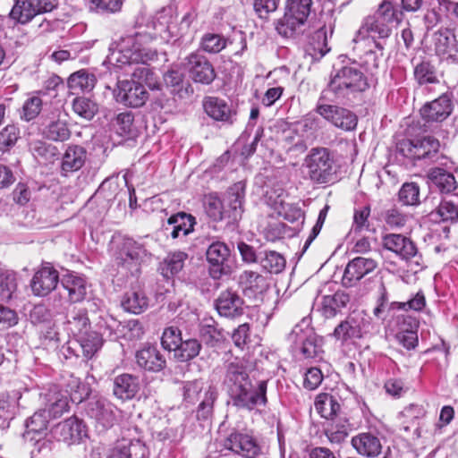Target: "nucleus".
Returning a JSON list of instances; mask_svg holds the SVG:
<instances>
[{
	"label": "nucleus",
	"instance_id": "f257e3e1",
	"mask_svg": "<svg viewBox=\"0 0 458 458\" xmlns=\"http://www.w3.org/2000/svg\"><path fill=\"white\" fill-rule=\"evenodd\" d=\"M224 385L233 405L238 409L252 411L267 403V381L253 382L242 360L234 359L226 365Z\"/></svg>",
	"mask_w": 458,
	"mask_h": 458
},
{
	"label": "nucleus",
	"instance_id": "f03ea898",
	"mask_svg": "<svg viewBox=\"0 0 458 458\" xmlns=\"http://www.w3.org/2000/svg\"><path fill=\"white\" fill-rule=\"evenodd\" d=\"M161 29L158 32L138 31L121 39L115 49H110L107 59L110 64L118 67L126 64H148L157 57V52L149 44L157 37H162Z\"/></svg>",
	"mask_w": 458,
	"mask_h": 458
},
{
	"label": "nucleus",
	"instance_id": "7ed1b4c3",
	"mask_svg": "<svg viewBox=\"0 0 458 458\" xmlns=\"http://www.w3.org/2000/svg\"><path fill=\"white\" fill-rule=\"evenodd\" d=\"M369 89V82L363 72L357 66H344L332 75L328 86L321 92L320 101L351 99L357 93Z\"/></svg>",
	"mask_w": 458,
	"mask_h": 458
},
{
	"label": "nucleus",
	"instance_id": "20e7f679",
	"mask_svg": "<svg viewBox=\"0 0 458 458\" xmlns=\"http://www.w3.org/2000/svg\"><path fill=\"white\" fill-rule=\"evenodd\" d=\"M110 252L117 268L131 276L140 272V263L150 255L143 243L122 235L112 238Z\"/></svg>",
	"mask_w": 458,
	"mask_h": 458
},
{
	"label": "nucleus",
	"instance_id": "39448f33",
	"mask_svg": "<svg viewBox=\"0 0 458 458\" xmlns=\"http://www.w3.org/2000/svg\"><path fill=\"white\" fill-rule=\"evenodd\" d=\"M440 142L432 136H426L416 140H403L397 144L398 152L414 164L422 165L438 164L448 166L452 163L448 157L439 151Z\"/></svg>",
	"mask_w": 458,
	"mask_h": 458
},
{
	"label": "nucleus",
	"instance_id": "423d86ee",
	"mask_svg": "<svg viewBox=\"0 0 458 458\" xmlns=\"http://www.w3.org/2000/svg\"><path fill=\"white\" fill-rule=\"evenodd\" d=\"M305 166L310 179L318 184L331 183L336 180V165L327 148H313L305 157Z\"/></svg>",
	"mask_w": 458,
	"mask_h": 458
},
{
	"label": "nucleus",
	"instance_id": "0eeeda50",
	"mask_svg": "<svg viewBox=\"0 0 458 458\" xmlns=\"http://www.w3.org/2000/svg\"><path fill=\"white\" fill-rule=\"evenodd\" d=\"M312 0H286L284 13L276 29L284 37H292L301 31L310 13Z\"/></svg>",
	"mask_w": 458,
	"mask_h": 458
},
{
	"label": "nucleus",
	"instance_id": "6e6552de",
	"mask_svg": "<svg viewBox=\"0 0 458 458\" xmlns=\"http://www.w3.org/2000/svg\"><path fill=\"white\" fill-rule=\"evenodd\" d=\"M320 20L323 24L310 36L307 47V53L316 61H319L330 51L327 40L328 37L333 34L336 21L334 8L323 10L320 13Z\"/></svg>",
	"mask_w": 458,
	"mask_h": 458
},
{
	"label": "nucleus",
	"instance_id": "1a4fd4ad",
	"mask_svg": "<svg viewBox=\"0 0 458 458\" xmlns=\"http://www.w3.org/2000/svg\"><path fill=\"white\" fill-rule=\"evenodd\" d=\"M224 446L242 458H261L263 455L257 438L246 430L233 429L225 437Z\"/></svg>",
	"mask_w": 458,
	"mask_h": 458
},
{
	"label": "nucleus",
	"instance_id": "9d476101",
	"mask_svg": "<svg viewBox=\"0 0 458 458\" xmlns=\"http://www.w3.org/2000/svg\"><path fill=\"white\" fill-rule=\"evenodd\" d=\"M114 100L126 107L138 108L145 105L149 98L146 87L134 80H121L113 89Z\"/></svg>",
	"mask_w": 458,
	"mask_h": 458
},
{
	"label": "nucleus",
	"instance_id": "9b49d317",
	"mask_svg": "<svg viewBox=\"0 0 458 458\" xmlns=\"http://www.w3.org/2000/svg\"><path fill=\"white\" fill-rule=\"evenodd\" d=\"M57 4V0H16L10 16L19 23L26 24L38 14L52 12Z\"/></svg>",
	"mask_w": 458,
	"mask_h": 458
},
{
	"label": "nucleus",
	"instance_id": "f8f14e48",
	"mask_svg": "<svg viewBox=\"0 0 458 458\" xmlns=\"http://www.w3.org/2000/svg\"><path fill=\"white\" fill-rule=\"evenodd\" d=\"M102 344L103 339L101 335L91 330L68 341L66 346H64L63 349L65 352L64 354L66 358L71 356H82L86 360H89L101 348Z\"/></svg>",
	"mask_w": 458,
	"mask_h": 458
},
{
	"label": "nucleus",
	"instance_id": "ddd939ff",
	"mask_svg": "<svg viewBox=\"0 0 458 458\" xmlns=\"http://www.w3.org/2000/svg\"><path fill=\"white\" fill-rule=\"evenodd\" d=\"M86 413L95 420L96 428L100 431L110 428L116 420L115 407L104 397H91L87 403Z\"/></svg>",
	"mask_w": 458,
	"mask_h": 458
},
{
	"label": "nucleus",
	"instance_id": "4468645a",
	"mask_svg": "<svg viewBox=\"0 0 458 458\" xmlns=\"http://www.w3.org/2000/svg\"><path fill=\"white\" fill-rule=\"evenodd\" d=\"M383 246L395 253L402 259L411 261L416 266H420L421 255L419 253L416 244L403 234L388 233L382 239Z\"/></svg>",
	"mask_w": 458,
	"mask_h": 458
},
{
	"label": "nucleus",
	"instance_id": "2eb2a0df",
	"mask_svg": "<svg viewBox=\"0 0 458 458\" xmlns=\"http://www.w3.org/2000/svg\"><path fill=\"white\" fill-rule=\"evenodd\" d=\"M230 255L231 250L225 242L217 241L208 246L206 257L212 278L220 279L223 276L230 274L231 267L228 264Z\"/></svg>",
	"mask_w": 458,
	"mask_h": 458
},
{
	"label": "nucleus",
	"instance_id": "dca6fc26",
	"mask_svg": "<svg viewBox=\"0 0 458 458\" xmlns=\"http://www.w3.org/2000/svg\"><path fill=\"white\" fill-rule=\"evenodd\" d=\"M318 99L316 112L335 127L352 131L357 126V116L348 109L335 105H327Z\"/></svg>",
	"mask_w": 458,
	"mask_h": 458
},
{
	"label": "nucleus",
	"instance_id": "f3484780",
	"mask_svg": "<svg viewBox=\"0 0 458 458\" xmlns=\"http://www.w3.org/2000/svg\"><path fill=\"white\" fill-rule=\"evenodd\" d=\"M289 339L296 345H300V352L305 359H314L322 352L318 337L312 328L302 325H296L289 335Z\"/></svg>",
	"mask_w": 458,
	"mask_h": 458
},
{
	"label": "nucleus",
	"instance_id": "a211bd4d",
	"mask_svg": "<svg viewBox=\"0 0 458 458\" xmlns=\"http://www.w3.org/2000/svg\"><path fill=\"white\" fill-rule=\"evenodd\" d=\"M58 282V271L50 264H45L32 276L30 288L34 295L45 297L56 288Z\"/></svg>",
	"mask_w": 458,
	"mask_h": 458
},
{
	"label": "nucleus",
	"instance_id": "6ab92c4d",
	"mask_svg": "<svg viewBox=\"0 0 458 458\" xmlns=\"http://www.w3.org/2000/svg\"><path fill=\"white\" fill-rule=\"evenodd\" d=\"M185 60L189 75L194 82L208 85L215 80V69L205 56L191 53Z\"/></svg>",
	"mask_w": 458,
	"mask_h": 458
},
{
	"label": "nucleus",
	"instance_id": "aec40b11",
	"mask_svg": "<svg viewBox=\"0 0 458 458\" xmlns=\"http://www.w3.org/2000/svg\"><path fill=\"white\" fill-rule=\"evenodd\" d=\"M452 95L444 93L431 102L426 103L420 109V115L427 123H441L453 112Z\"/></svg>",
	"mask_w": 458,
	"mask_h": 458
},
{
	"label": "nucleus",
	"instance_id": "412c9836",
	"mask_svg": "<svg viewBox=\"0 0 458 458\" xmlns=\"http://www.w3.org/2000/svg\"><path fill=\"white\" fill-rule=\"evenodd\" d=\"M139 368L148 372H160L166 367V359L157 345L145 344L135 353Z\"/></svg>",
	"mask_w": 458,
	"mask_h": 458
},
{
	"label": "nucleus",
	"instance_id": "4be33fe9",
	"mask_svg": "<svg viewBox=\"0 0 458 458\" xmlns=\"http://www.w3.org/2000/svg\"><path fill=\"white\" fill-rule=\"evenodd\" d=\"M392 30L389 24H386L374 16H369L364 20L361 27L357 32L354 41L357 42L361 38L371 37L372 39H386L389 38ZM376 47L379 50L384 49V45L381 42L375 41Z\"/></svg>",
	"mask_w": 458,
	"mask_h": 458
},
{
	"label": "nucleus",
	"instance_id": "5701e85b",
	"mask_svg": "<svg viewBox=\"0 0 458 458\" xmlns=\"http://www.w3.org/2000/svg\"><path fill=\"white\" fill-rule=\"evenodd\" d=\"M377 263L372 258L357 257L350 260L344 269L343 284L353 285L377 267Z\"/></svg>",
	"mask_w": 458,
	"mask_h": 458
},
{
	"label": "nucleus",
	"instance_id": "b1692460",
	"mask_svg": "<svg viewBox=\"0 0 458 458\" xmlns=\"http://www.w3.org/2000/svg\"><path fill=\"white\" fill-rule=\"evenodd\" d=\"M216 309L220 316L234 318L243 314V300L236 291L226 289L216 299Z\"/></svg>",
	"mask_w": 458,
	"mask_h": 458
},
{
	"label": "nucleus",
	"instance_id": "393cba45",
	"mask_svg": "<svg viewBox=\"0 0 458 458\" xmlns=\"http://www.w3.org/2000/svg\"><path fill=\"white\" fill-rule=\"evenodd\" d=\"M42 125V133L48 140L64 142L71 137L72 132L67 121L62 118L60 112L53 113L51 117L45 118Z\"/></svg>",
	"mask_w": 458,
	"mask_h": 458
},
{
	"label": "nucleus",
	"instance_id": "a878e982",
	"mask_svg": "<svg viewBox=\"0 0 458 458\" xmlns=\"http://www.w3.org/2000/svg\"><path fill=\"white\" fill-rule=\"evenodd\" d=\"M148 454L146 445L139 439L123 438L110 449L109 458H145Z\"/></svg>",
	"mask_w": 458,
	"mask_h": 458
},
{
	"label": "nucleus",
	"instance_id": "bb28decb",
	"mask_svg": "<svg viewBox=\"0 0 458 458\" xmlns=\"http://www.w3.org/2000/svg\"><path fill=\"white\" fill-rule=\"evenodd\" d=\"M238 283L245 296L256 298L267 291V279L260 274L251 270H244L239 276Z\"/></svg>",
	"mask_w": 458,
	"mask_h": 458
},
{
	"label": "nucleus",
	"instance_id": "cd10ccee",
	"mask_svg": "<svg viewBox=\"0 0 458 458\" xmlns=\"http://www.w3.org/2000/svg\"><path fill=\"white\" fill-rule=\"evenodd\" d=\"M245 198V183L238 182L232 185L226 191L225 205L227 217L232 221L241 218L243 212V201Z\"/></svg>",
	"mask_w": 458,
	"mask_h": 458
},
{
	"label": "nucleus",
	"instance_id": "c85d7f7f",
	"mask_svg": "<svg viewBox=\"0 0 458 458\" xmlns=\"http://www.w3.org/2000/svg\"><path fill=\"white\" fill-rule=\"evenodd\" d=\"M139 390L140 381L136 376L123 373L114 378L113 394L122 401L131 400Z\"/></svg>",
	"mask_w": 458,
	"mask_h": 458
},
{
	"label": "nucleus",
	"instance_id": "c756f323",
	"mask_svg": "<svg viewBox=\"0 0 458 458\" xmlns=\"http://www.w3.org/2000/svg\"><path fill=\"white\" fill-rule=\"evenodd\" d=\"M435 50L443 59L458 63V42L452 31L445 30L436 34Z\"/></svg>",
	"mask_w": 458,
	"mask_h": 458
},
{
	"label": "nucleus",
	"instance_id": "7c9ffc66",
	"mask_svg": "<svg viewBox=\"0 0 458 458\" xmlns=\"http://www.w3.org/2000/svg\"><path fill=\"white\" fill-rule=\"evenodd\" d=\"M87 157L86 149L79 145H70L63 155L61 163V174L68 176L80 170L85 164Z\"/></svg>",
	"mask_w": 458,
	"mask_h": 458
},
{
	"label": "nucleus",
	"instance_id": "2f4dec72",
	"mask_svg": "<svg viewBox=\"0 0 458 458\" xmlns=\"http://www.w3.org/2000/svg\"><path fill=\"white\" fill-rule=\"evenodd\" d=\"M204 109L207 114L214 120L229 124L233 123L236 115V113L226 101L215 97H208L205 99Z\"/></svg>",
	"mask_w": 458,
	"mask_h": 458
},
{
	"label": "nucleus",
	"instance_id": "473e14b6",
	"mask_svg": "<svg viewBox=\"0 0 458 458\" xmlns=\"http://www.w3.org/2000/svg\"><path fill=\"white\" fill-rule=\"evenodd\" d=\"M56 433L66 443H76L87 436L86 426L82 420L71 417L56 426Z\"/></svg>",
	"mask_w": 458,
	"mask_h": 458
},
{
	"label": "nucleus",
	"instance_id": "72a5a7b5",
	"mask_svg": "<svg viewBox=\"0 0 458 458\" xmlns=\"http://www.w3.org/2000/svg\"><path fill=\"white\" fill-rule=\"evenodd\" d=\"M436 223H455L458 221V195L444 198L437 208L429 214Z\"/></svg>",
	"mask_w": 458,
	"mask_h": 458
},
{
	"label": "nucleus",
	"instance_id": "f704fd0d",
	"mask_svg": "<svg viewBox=\"0 0 458 458\" xmlns=\"http://www.w3.org/2000/svg\"><path fill=\"white\" fill-rule=\"evenodd\" d=\"M352 445L363 456L376 457L382 450L380 439L372 433H360L352 438Z\"/></svg>",
	"mask_w": 458,
	"mask_h": 458
},
{
	"label": "nucleus",
	"instance_id": "c9c22d12",
	"mask_svg": "<svg viewBox=\"0 0 458 458\" xmlns=\"http://www.w3.org/2000/svg\"><path fill=\"white\" fill-rule=\"evenodd\" d=\"M445 166H436L428 172V179L441 192L451 193L458 187V182L453 173L445 170Z\"/></svg>",
	"mask_w": 458,
	"mask_h": 458
},
{
	"label": "nucleus",
	"instance_id": "e433bc0d",
	"mask_svg": "<svg viewBox=\"0 0 458 458\" xmlns=\"http://www.w3.org/2000/svg\"><path fill=\"white\" fill-rule=\"evenodd\" d=\"M66 330L74 338L91 331V324L86 309L74 308L67 314Z\"/></svg>",
	"mask_w": 458,
	"mask_h": 458
},
{
	"label": "nucleus",
	"instance_id": "4c0bfd02",
	"mask_svg": "<svg viewBox=\"0 0 458 458\" xmlns=\"http://www.w3.org/2000/svg\"><path fill=\"white\" fill-rule=\"evenodd\" d=\"M195 223L194 216L184 212H179L168 218L165 230L170 231L171 237L176 239L181 234L186 236L191 233Z\"/></svg>",
	"mask_w": 458,
	"mask_h": 458
},
{
	"label": "nucleus",
	"instance_id": "58836bf2",
	"mask_svg": "<svg viewBox=\"0 0 458 458\" xmlns=\"http://www.w3.org/2000/svg\"><path fill=\"white\" fill-rule=\"evenodd\" d=\"M61 284L67 292L70 302H81L85 299L88 292V285L83 277L69 274L62 278Z\"/></svg>",
	"mask_w": 458,
	"mask_h": 458
},
{
	"label": "nucleus",
	"instance_id": "ea45409f",
	"mask_svg": "<svg viewBox=\"0 0 458 458\" xmlns=\"http://www.w3.org/2000/svg\"><path fill=\"white\" fill-rule=\"evenodd\" d=\"M423 406L419 404H411L404 408L401 412V416L404 419L403 421V428L404 431H410L413 428V439L420 437V420L425 416Z\"/></svg>",
	"mask_w": 458,
	"mask_h": 458
},
{
	"label": "nucleus",
	"instance_id": "a19ab883",
	"mask_svg": "<svg viewBox=\"0 0 458 458\" xmlns=\"http://www.w3.org/2000/svg\"><path fill=\"white\" fill-rule=\"evenodd\" d=\"M123 309L132 314H140L148 307V299L142 290H130L124 293L121 301Z\"/></svg>",
	"mask_w": 458,
	"mask_h": 458
},
{
	"label": "nucleus",
	"instance_id": "79ce46f5",
	"mask_svg": "<svg viewBox=\"0 0 458 458\" xmlns=\"http://www.w3.org/2000/svg\"><path fill=\"white\" fill-rule=\"evenodd\" d=\"M418 321L411 318H403V324L400 326V330L396 334V339L407 350L414 349L418 344Z\"/></svg>",
	"mask_w": 458,
	"mask_h": 458
},
{
	"label": "nucleus",
	"instance_id": "37998d69",
	"mask_svg": "<svg viewBox=\"0 0 458 458\" xmlns=\"http://www.w3.org/2000/svg\"><path fill=\"white\" fill-rule=\"evenodd\" d=\"M315 409L321 417L333 421L341 411V404L335 395L321 394L316 398Z\"/></svg>",
	"mask_w": 458,
	"mask_h": 458
},
{
	"label": "nucleus",
	"instance_id": "c03bdc74",
	"mask_svg": "<svg viewBox=\"0 0 458 458\" xmlns=\"http://www.w3.org/2000/svg\"><path fill=\"white\" fill-rule=\"evenodd\" d=\"M351 298L344 291H337L332 295H325L322 299V312L326 318H333L350 302Z\"/></svg>",
	"mask_w": 458,
	"mask_h": 458
},
{
	"label": "nucleus",
	"instance_id": "a18cd8bd",
	"mask_svg": "<svg viewBox=\"0 0 458 458\" xmlns=\"http://www.w3.org/2000/svg\"><path fill=\"white\" fill-rule=\"evenodd\" d=\"M187 258L188 255L183 251L168 254L160 263L159 271L161 275L167 279L177 275L183 268L184 261Z\"/></svg>",
	"mask_w": 458,
	"mask_h": 458
},
{
	"label": "nucleus",
	"instance_id": "49530a36",
	"mask_svg": "<svg viewBox=\"0 0 458 458\" xmlns=\"http://www.w3.org/2000/svg\"><path fill=\"white\" fill-rule=\"evenodd\" d=\"M333 335L336 340L345 343L351 339L361 337V329L355 318H347L335 327Z\"/></svg>",
	"mask_w": 458,
	"mask_h": 458
},
{
	"label": "nucleus",
	"instance_id": "de8ad7c7",
	"mask_svg": "<svg viewBox=\"0 0 458 458\" xmlns=\"http://www.w3.org/2000/svg\"><path fill=\"white\" fill-rule=\"evenodd\" d=\"M97 79L93 73L86 70H80L72 73L68 79V87L73 91H90L95 87Z\"/></svg>",
	"mask_w": 458,
	"mask_h": 458
},
{
	"label": "nucleus",
	"instance_id": "09e8293b",
	"mask_svg": "<svg viewBox=\"0 0 458 458\" xmlns=\"http://www.w3.org/2000/svg\"><path fill=\"white\" fill-rule=\"evenodd\" d=\"M52 417L47 411V409H39L30 419L26 420V435L25 437L30 435H42L47 429L49 420Z\"/></svg>",
	"mask_w": 458,
	"mask_h": 458
},
{
	"label": "nucleus",
	"instance_id": "8fccbe9b",
	"mask_svg": "<svg viewBox=\"0 0 458 458\" xmlns=\"http://www.w3.org/2000/svg\"><path fill=\"white\" fill-rule=\"evenodd\" d=\"M46 409L52 419L60 417L64 411H68L69 404L67 397L58 391H51L46 394Z\"/></svg>",
	"mask_w": 458,
	"mask_h": 458
},
{
	"label": "nucleus",
	"instance_id": "3c124183",
	"mask_svg": "<svg viewBox=\"0 0 458 458\" xmlns=\"http://www.w3.org/2000/svg\"><path fill=\"white\" fill-rule=\"evenodd\" d=\"M414 79L420 85L437 83V72L436 67L427 60H423L414 66Z\"/></svg>",
	"mask_w": 458,
	"mask_h": 458
},
{
	"label": "nucleus",
	"instance_id": "603ef678",
	"mask_svg": "<svg viewBox=\"0 0 458 458\" xmlns=\"http://www.w3.org/2000/svg\"><path fill=\"white\" fill-rule=\"evenodd\" d=\"M373 16L389 24L392 30L393 27L397 26L401 22L403 13L398 11L390 1L384 0Z\"/></svg>",
	"mask_w": 458,
	"mask_h": 458
},
{
	"label": "nucleus",
	"instance_id": "864d4df0",
	"mask_svg": "<svg viewBox=\"0 0 458 458\" xmlns=\"http://www.w3.org/2000/svg\"><path fill=\"white\" fill-rule=\"evenodd\" d=\"M259 262L265 270L274 274L280 273L285 267L284 258L275 250L259 252Z\"/></svg>",
	"mask_w": 458,
	"mask_h": 458
},
{
	"label": "nucleus",
	"instance_id": "5fc2aeb1",
	"mask_svg": "<svg viewBox=\"0 0 458 458\" xmlns=\"http://www.w3.org/2000/svg\"><path fill=\"white\" fill-rule=\"evenodd\" d=\"M325 434L332 445H341L348 437L347 421L339 420L329 422L325 428Z\"/></svg>",
	"mask_w": 458,
	"mask_h": 458
},
{
	"label": "nucleus",
	"instance_id": "6e6d98bb",
	"mask_svg": "<svg viewBox=\"0 0 458 458\" xmlns=\"http://www.w3.org/2000/svg\"><path fill=\"white\" fill-rule=\"evenodd\" d=\"M73 112L85 120H91L98 111L97 103L86 97H77L72 103Z\"/></svg>",
	"mask_w": 458,
	"mask_h": 458
},
{
	"label": "nucleus",
	"instance_id": "4d7b16f0",
	"mask_svg": "<svg viewBox=\"0 0 458 458\" xmlns=\"http://www.w3.org/2000/svg\"><path fill=\"white\" fill-rule=\"evenodd\" d=\"M204 207L207 215L214 221H221L227 217L225 207L216 194H208L205 197Z\"/></svg>",
	"mask_w": 458,
	"mask_h": 458
},
{
	"label": "nucleus",
	"instance_id": "13d9d810",
	"mask_svg": "<svg viewBox=\"0 0 458 458\" xmlns=\"http://www.w3.org/2000/svg\"><path fill=\"white\" fill-rule=\"evenodd\" d=\"M217 393L212 388L208 387L204 393V398L200 402L196 411V418L198 420H208L213 414L214 403L216 400Z\"/></svg>",
	"mask_w": 458,
	"mask_h": 458
},
{
	"label": "nucleus",
	"instance_id": "bf43d9fd",
	"mask_svg": "<svg viewBox=\"0 0 458 458\" xmlns=\"http://www.w3.org/2000/svg\"><path fill=\"white\" fill-rule=\"evenodd\" d=\"M398 199L404 206L420 204V187L416 182H405L398 192Z\"/></svg>",
	"mask_w": 458,
	"mask_h": 458
},
{
	"label": "nucleus",
	"instance_id": "052dcab7",
	"mask_svg": "<svg viewBox=\"0 0 458 458\" xmlns=\"http://www.w3.org/2000/svg\"><path fill=\"white\" fill-rule=\"evenodd\" d=\"M226 38L222 35L206 33L200 42V48L209 54H217L226 47Z\"/></svg>",
	"mask_w": 458,
	"mask_h": 458
},
{
	"label": "nucleus",
	"instance_id": "680f3d73",
	"mask_svg": "<svg viewBox=\"0 0 458 458\" xmlns=\"http://www.w3.org/2000/svg\"><path fill=\"white\" fill-rule=\"evenodd\" d=\"M200 349L201 344L197 339H188L181 342L175 350V355L178 356L181 361H187L197 357Z\"/></svg>",
	"mask_w": 458,
	"mask_h": 458
},
{
	"label": "nucleus",
	"instance_id": "e2e57ef3",
	"mask_svg": "<svg viewBox=\"0 0 458 458\" xmlns=\"http://www.w3.org/2000/svg\"><path fill=\"white\" fill-rule=\"evenodd\" d=\"M30 150L35 157L50 161L57 155V148L43 140H37L30 143Z\"/></svg>",
	"mask_w": 458,
	"mask_h": 458
},
{
	"label": "nucleus",
	"instance_id": "0e129e2a",
	"mask_svg": "<svg viewBox=\"0 0 458 458\" xmlns=\"http://www.w3.org/2000/svg\"><path fill=\"white\" fill-rule=\"evenodd\" d=\"M20 138V130L14 124L6 125L0 131V151H6L13 147Z\"/></svg>",
	"mask_w": 458,
	"mask_h": 458
},
{
	"label": "nucleus",
	"instance_id": "69168bd1",
	"mask_svg": "<svg viewBox=\"0 0 458 458\" xmlns=\"http://www.w3.org/2000/svg\"><path fill=\"white\" fill-rule=\"evenodd\" d=\"M182 341V333L176 327L165 328L161 337L162 346L168 351L175 352Z\"/></svg>",
	"mask_w": 458,
	"mask_h": 458
},
{
	"label": "nucleus",
	"instance_id": "338daca9",
	"mask_svg": "<svg viewBox=\"0 0 458 458\" xmlns=\"http://www.w3.org/2000/svg\"><path fill=\"white\" fill-rule=\"evenodd\" d=\"M42 109V100L38 96L30 97L22 106L21 119L30 122L36 118Z\"/></svg>",
	"mask_w": 458,
	"mask_h": 458
},
{
	"label": "nucleus",
	"instance_id": "774afa93",
	"mask_svg": "<svg viewBox=\"0 0 458 458\" xmlns=\"http://www.w3.org/2000/svg\"><path fill=\"white\" fill-rule=\"evenodd\" d=\"M17 290L15 275L13 273L0 276V295L3 300L8 301Z\"/></svg>",
	"mask_w": 458,
	"mask_h": 458
}]
</instances>
